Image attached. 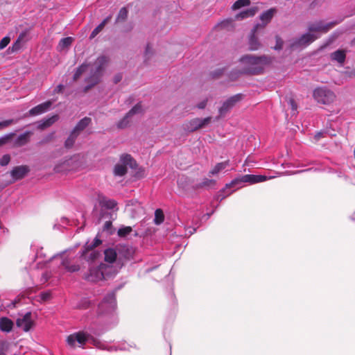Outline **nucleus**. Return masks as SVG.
Here are the masks:
<instances>
[{"instance_id":"1","label":"nucleus","mask_w":355,"mask_h":355,"mask_svg":"<svg viewBox=\"0 0 355 355\" xmlns=\"http://www.w3.org/2000/svg\"><path fill=\"white\" fill-rule=\"evenodd\" d=\"M107 62V58L102 55L98 57L93 64L83 63L76 69L73 80H76L83 73L88 71L89 75L85 79L88 85L84 88V92H87L100 82Z\"/></svg>"},{"instance_id":"2","label":"nucleus","mask_w":355,"mask_h":355,"mask_svg":"<svg viewBox=\"0 0 355 355\" xmlns=\"http://www.w3.org/2000/svg\"><path fill=\"white\" fill-rule=\"evenodd\" d=\"M273 61L274 57L267 55H244L239 60L241 73L254 75L262 73L266 69L270 67Z\"/></svg>"},{"instance_id":"3","label":"nucleus","mask_w":355,"mask_h":355,"mask_svg":"<svg viewBox=\"0 0 355 355\" xmlns=\"http://www.w3.org/2000/svg\"><path fill=\"white\" fill-rule=\"evenodd\" d=\"M338 24L337 21H331L324 24L320 21L311 24L309 26V33L302 35L296 42L291 44V47L306 46L320 37V33L328 32Z\"/></svg>"},{"instance_id":"4","label":"nucleus","mask_w":355,"mask_h":355,"mask_svg":"<svg viewBox=\"0 0 355 355\" xmlns=\"http://www.w3.org/2000/svg\"><path fill=\"white\" fill-rule=\"evenodd\" d=\"M66 341L67 345L71 348H76L77 347H83L87 343H89L101 349H105L110 352L117 349L115 346H108L107 344L94 338L92 336L83 331L70 334L67 336Z\"/></svg>"},{"instance_id":"5","label":"nucleus","mask_w":355,"mask_h":355,"mask_svg":"<svg viewBox=\"0 0 355 355\" xmlns=\"http://www.w3.org/2000/svg\"><path fill=\"white\" fill-rule=\"evenodd\" d=\"M114 270L112 266L101 263L97 266H90L85 279L89 282H97L110 277L114 273Z\"/></svg>"},{"instance_id":"6","label":"nucleus","mask_w":355,"mask_h":355,"mask_svg":"<svg viewBox=\"0 0 355 355\" xmlns=\"http://www.w3.org/2000/svg\"><path fill=\"white\" fill-rule=\"evenodd\" d=\"M101 243V241L96 237L92 243L87 242L84 246V250L80 252V257L89 262H93L97 260L101 253L96 248Z\"/></svg>"},{"instance_id":"7","label":"nucleus","mask_w":355,"mask_h":355,"mask_svg":"<svg viewBox=\"0 0 355 355\" xmlns=\"http://www.w3.org/2000/svg\"><path fill=\"white\" fill-rule=\"evenodd\" d=\"M313 96L318 103L324 105H329L336 98L335 94L327 87H318L313 91Z\"/></svg>"},{"instance_id":"8","label":"nucleus","mask_w":355,"mask_h":355,"mask_svg":"<svg viewBox=\"0 0 355 355\" xmlns=\"http://www.w3.org/2000/svg\"><path fill=\"white\" fill-rule=\"evenodd\" d=\"M143 113L144 109L141 104L137 103L117 123V128L119 129L127 128L134 118L141 115Z\"/></svg>"},{"instance_id":"9","label":"nucleus","mask_w":355,"mask_h":355,"mask_svg":"<svg viewBox=\"0 0 355 355\" xmlns=\"http://www.w3.org/2000/svg\"><path fill=\"white\" fill-rule=\"evenodd\" d=\"M271 176L266 175H245L240 179H236L233 180L230 184H227V187H232L239 183L249 182L250 184H255L258 182H262L272 178Z\"/></svg>"},{"instance_id":"10","label":"nucleus","mask_w":355,"mask_h":355,"mask_svg":"<svg viewBox=\"0 0 355 355\" xmlns=\"http://www.w3.org/2000/svg\"><path fill=\"white\" fill-rule=\"evenodd\" d=\"M211 117L208 116L204 119L195 118L185 123L184 129L188 132H194L207 126L211 121Z\"/></svg>"},{"instance_id":"11","label":"nucleus","mask_w":355,"mask_h":355,"mask_svg":"<svg viewBox=\"0 0 355 355\" xmlns=\"http://www.w3.org/2000/svg\"><path fill=\"white\" fill-rule=\"evenodd\" d=\"M116 308V300L114 293H110L105 297L103 301L99 304L98 310L101 314L105 312L112 313Z\"/></svg>"},{"instance_id":"12","label":"nucleus","mask_w":355,"mask_h":355,"mask_svg":"<svg viewBox=\"0 0 355 355\" xmlns=\"http://www.w3.org/2000/svg\"><path fill=\"white\" fill-rule=\"evenodd\" d=\"M17 326L22 329L24 331H28L34 325V321L32 319L31 312H27L19 317L16 321Z\"/></svg>"},{"instance_id":"13","label":"nucleus","mask_w":355,"mask_h":355,"mask_svg":"<svg viewBox=\"0 0 355 355\" xmlns=\"http://www.w3.org/2000/svg\"><path fill=\"white\" fill-rule=\"evenodd\" d=\"M241 98V95H235L226 100L223 105L219 109V114L220 116H224L227 112H229L235 105V103L239 101Z\"/></svg>"},{"instance_id":"14","label":"nucleus","mask_w":355,"mask_h":355,"mask_svg":"<svg viewBox=\"0 0 355 355\" xmlns=\"http://www.w3.org/2000/svg\"><path fill=\"white\" fill-rule=\"evenodd\" d=\"M51 104L52 103L51 101H46L43 103H41L31 109L28 112V114L31 116H36L43 114L49 110V109L51 106Z\"/></svg>"},{"instance_id":"15","label":"nucleus","mask_w":355,"mask_h":355,"mask_svg":"<svg viewBox=\"0 0 355 355\" xmlns=\"http://www.w3.org/2000/svg\"><path fill=\"white\" fill-rule=\"evenodd\" d=\"M260 24H257L252 31V35L249 39V49L251 51H257L260 46L261 44L259 43L258 39L254 35L255 33L257 31L259 27H260Z\"/></svg>"},{"instance_id":"16","label":"nucleus","mask_w":355,"mask_h":355,"mask_svg":"<svg viewBox=\"0 0 355 355\" xmlns=\"http://www.w3.org/2000/svg\"><path fill=\"white\" fill-rule=\"evenodd\" d=\"M29 171L27 166H19L15 167L11 171V175L15 180L23 178Z\"/></svg>"},{"instance_id":"17","label":"nucleus","mask_w":355,"mask_h":355,"mask_svg":"<svg viewBox=\"0 0 355 355\" xmlns=\"http://www.w3.org/2000/svg\"><path fill=\"white\" fill-rule=\"evenodd\" d=\"M31 135L32 132L30 131H26L23 134L19 135L14 141V146L21 147L27 144L30 141V137Z\"/></svg>"},{"instance_id":"18","label":"nucleus","mask_w":355,"mask_h":355,"mask_svg":"<svg viewBox=\"0 0 355 355\" xmlns=\"http://www.w3.org/2000/svg\"><path fill=\"white\" fill-rule=\"evenodd\" d=\"M55 260H58L62 266L69 272H76L80 269V266L78 265H70V261L68 259L63 258L61 256H58L54 257Z\"/></svg>"},{"instance_id":"19","label":"nucleus","mask_w":355,"mask_h":355,"mask_svg":"<svg viewBox=\"0 0 355 355\" xmlns=\"http://www.w3.org/2000/svg\"><path fill=\"white\" fill-rule=\"evenodd\" d=\"M14 327V322L9 318L3 317L0 318V331L3 333H10Z\"/></svg>"},{"instance_id":"20","label":"nucleus","mask_w":355,"mask_h":355,"mask_svg":"<svg viewBox=\"0 0 355 355\" xmlns=\"http://www.w3.org/2000/svg\"><path fill=\"white\" fill-rule=\"evenodd\" d=\"M330 58L331 60L343 64L346 58V51L343 49H338L330 54Z\"/></svg>"},{"instance_id":"21","label":"nucleus","mask_w":355,"mask_h":355,"mask_svg":"<svg viewBox=\"0 0 355 355\" xmlns=\"http://www.w3.org/2000/svg\"><path fill=\"white\" fill-rule=\"evenodd\" d=\"M99 204L102 207H105L107 209H114L117 205L114 200L107 198L105 196L100 197Z\"/></svg>"},{"instance_id":"22","label":"nucleus","mask_w":355,"mask_h":355,"mask_svg":"<svg viewBox=\"0 0 355 355\" xmlns=\"http://www.w3.org/2000/svg\"><path fill=\"white\" fill-rule=\"evenodd\" d=\"M276 12L275 8H270L264 12H263L260 16V19L263 22L262 27H264L266 24H268L272 18L273 17L274 15Z\"/></svg>"},{"instance_id":"23","label":"nucleus","mask_w":355,"mask_h":355,"mask_svg":"<svg viewBox=\"0 0 355 355\" xmlns=\"http://www.w3.org/2000/svg\"><path fill=\"white\" fill-rule=\"evenodd\" d=\"M257 10V8L252 7L241 12L240 13L237 14L235 17L236 19H243L247 17H253Z\"/></svg>"},{"instance_id":"24","label":"nucleus","mask_w":355,"mask_h":355,"mask_svg":"<svg viewBox=\"0 0 355 355\" xmlns=\"http://www.w3.org/2000/svg\"><path fill=\"white\" fill-rule=\"evenodd\" d=\"M105 261L108 263H114L117 257V253L116 250L113 248H108L105 250Z\"/></svg>"},{"instance_id":"25","label":"nucleus","mask_w":355,"mask_h":355,"mask_svg":"<svg viewBox=\"0 0 355 355\" xmlns=\"http://www.w3.org/2000/svg\"><path fill=\"white\" fill-rule=\"evenodd\" d=\"M90 123L91 119L88 117H85L78 123V124L76 125L73 131L79 135L80 132L82 130H83L86 127H87Z\"/></svg>"},{"instance_id":"26","label":"nucleus","mask_w":355,"mask_h":355,"mask_svg":"<svg viewBox=\"0 0 355 355\" xmlns=\"http://www.w3.org/2000/svg\"><path fill=\"white\" fill-rule=\"evenodd\" d=\"M122 164H124L125 166H130V168H134L135 166V162L131 155L128 154H123L120 157V162Z\"/></svg>"},{"instance_id":"27","label":"nucleus","mask_w":355,"mask_h":355,"mask_svg":"<svg viewBox=\"0 0 355 355\" xmlns=\"http://www.w3.org/2000/svg\"><path fill=\"white\" fill-rule=\"evenodd\" d=\"M58 116L55 115L44 121H42L39 123L38 128L43 130L46 128H48L54 123L58 120Z\"/></svg>"},{"instance_id":"28","label":"nucleus","mask_w":355,"mask_h":355,"mask_svg":"<svg viewBox=\"0 0 355 355\" xmlns=\"http://www.w3.org/2000/svg\"><path fill=\"white\" fill-rule=\"evenodd\" d=\"M127 173V166L121 163H118L114 168V174L116 176H123Z\"/></svg>"},{"instance_id":"29","label":"nucleus","mask_w":355,"mask_h":355,"mask_svg":"<svg viewBox=\"0 0 355 355\" xmlns=\"http://www.w3.org/2000/svg\"><path fill=\"white\" fill-rule=\"evenodd\" d=\"M111 17H106L96 28H95L91 33L90 37H96L104 28L105 24L110 21Z\"/></svg>"},{"instance_id":"30","label":"nucleus","mask_w":355,"mask_h":355,"mask_svg":"<svg viewBox=\"0 0 355 355\" xmlns=\"http://www.w3.org/2000/svg\"><path fill=\"white\" fill-rule=\"evenodd\" d=\"M72 42L73 38L71 37L62 38L60 41L58 48L60 51H62L65 48H68L71 44Z\"/></svg>"},{"instance_id":"31","label":"nucleus","mask_w":355,"mask_h":355,"mask_svg":"<svg viewBox=\"0 0 355 355\" xmlns=\"http://www.w3.org/2000/svg\"><path fill=\"white\" fill-rule=\"evenodd\" d=\"M216 183L215 180H209L207 178H204L203 180L199 183L196 184V185L193 186L194 189H199L202 187H209L214 185Z\"/></svg>"},{"instance_id":"32","label":"nucleus","mask_w":355,"mask_h":355,"mask_svg":"<svg viewBox=\"0 0 355 355\" xmlns=\"http://www.w3.org/2000/svg\"><path fill=\"white\" fill-rule=\"evenodd\" d=\"M250 4V0H237L232 5V8L234 10L241 9L243 7L248 6Z\"/></svg>"},{"instance_id":"33","label":"nucleus","mask_w":355,"mask_h":355,"mask_svg":"<svg viewBox=\"0 0 355 355\" xmlns=\"http://www.w3.org/2000/svg\"><path fill=\"white\" fill-rule=\"evenodd\" d=\"M232 27V19H225L220 23H218L216 28L218 30H223V29H229L230 28Z\"/></svg>"},{"instance_id":"34","label":"nucleus","mask_w":355,"mask_h":355,"mask_svg":"<svg viewBox=\"0 0 355 355\" xmlns=\"http://www.w3.org/2000/svg\"><path fill=\"white\" fill-rule=\"evenodd\" d=\"M78 135V134L72 130L69 137L65 141V147L68 148L72 147Z\"/></svg>"},{"instance_id":"35","label":"nucleus","mask_w":355,"mask_h":355,"mask_svg":"<svg viewBox=\"0 0 355 355\" xmlns=\"http://www.w3.org/2000/svg\"><path fill=\"white\" fill-rule=\"evenodd\" d=\"M227 166V162H220L217 164L214 168L209 172V174L211 175H216L223 169L226 168Z\"/></svg>"},{"instance_id":"36","label":"nucleus","mask_w":355,"mask_h":355,"mask_svg":"<svg viewBox=\"0 0 355 355\" xmlns=\"http://www.w3.org/2000/svg\"><path fill=\"white\" fill-rule=\"evenodd\" d=\"M164 220V216L163 211L158 209L155 212V223L157 225L161 224Z\"/></svg>"},{"instance_id":"37","label":"nucleus","mask_w":355,"mask_h":355,"mask_svg":"<svg viewBox=\"0 0 355 355\" xmlns=\"http://www.w3.org/2000/svg\"><path fill=\"white\" fill-rule=\"evenodd\" d=\"M132 231V229L130 226H123L120 227L118 230V235L120 237H125L127 235L130 234Z\"/></svg>"},{"instance_id":"38","label":"nucleus","mask_w":355,"mask_h":355,"mask_svg":"<svg viewBox=\"0 0 355 355\" xmlns=\"http://www.w3.org/2000/svg\"><path fill=\"white\" fill-rule=\"evenodd\" d=\"M25 36V34L24 33H21L19 35V36L18 37L17 40H16V42L12 44V47L10 48L11 49V51L12 52L14 51H18L19 49H20L21 45V42L23 40L24 37Z\"/></svg>"},{"instance_id":"39","label":"nucleus","mask_w":355,"mask_h":355,"mask_svg":"<svg viewBox=\"0 0 355 355\" xmlns=\"http://www.w3.org/2000/svg\"><path fill=\"white\" fill-rule=\"evenodd\" d=\"M128 17V10L125 8H122L118 14L117 21H123Z\"/></svg>"},{"instance_id":"40","label":"nucleus","mask_w":355,"mask_h":355,"mask_svg":"<svg viewBox=\"0 0 355 355\" xmlns=\"http://www.w3.org/2000/svg\"><path fill=\"white\" fill-rule=\"evenodd\" d=\"M9 343L4 340H0V355H3L8 349Z\"/></svg>"},{"instance_id":"41","label":"nucleus","mask_w":355,"mask_h":355,"mask_svg":"<svg viewBox=\"0 0 355 355\" xmlns=\"http://www.w3.org/2000/svg\"><path fill=\"white\" fill-rule=\"evenodd\" d=\"M15 135V133H10L0 138V146L6 144Z\"/></svg>"},{"instance_id":"42","label":"nucleus","mask_w":355,"mask_h":355,"mask_svg":"<svg viewBox=\"0 0 355 355\" xmlns=\"http://www.w3.org/2000/svg\"><path fill=\"white\" fill-rule=\"evenodd\" d=\"M72 162V159H69L68 160H66L64 162L63 164L64 166H66V167H64V168H60V166L58 165L55 166V171L56 172H61L62 171H64V170H69V168H68V166H69V164Z\"/></svg>"},{"instance_id":"43","label":"nucleus","mask_w":355,"mask_h":355,"mask_svg":"<svg viewBox=\"0 0 355 355\" xmlns=\"http://www.w3.org/2000/svg\"><path fill=\"white\" fill-rule=\"evenodd\" d=\"M10 161V156L8 154L4 155L0 159V165L1 166H6L9 164Z\"/></svg>"},{"instance_id":"44","label":"nucleus","mask_w":355,"mask_h":355,"mask_svg":"<svg viewBox=\"0 0 355 355\" xmlns=\"http://www.w3.org/2000/svg\"><path fill=\"white\" fill-rule=\"evenodd\" d=\"M10 38L8 36L4 37L0 41V50L3 49L10 43Z\"/></svg>"},{"instance_id":"45","label":"nucleus","mask_w":355,"mask_h":355,"mask_svg":"<svg viewBox=\"0 0 355 355\" xmlns=\"http://www.w3.org/2000/svg\"><path fill=\"white\" fill-rule=\"evenodd\" d=\"M51 294L50 292L42 293L40 295L41 301L45 302L51 298Z\"/></svg>"},{"instance_id":"46","label":"nucleus","mask_w":355,"mask_h":355,"mask_svg":"<svg viewBox=\"0 0 355 355\" xmlns=\"http://www.w3.org/2000/svg\"><path fill=\"white\" fill-rule=\"evenodd\" d=\"M282 46H283V41L282 40L277 36L276 37V45L274 47L275 50H280L282 49Z\"/></svg>"},{"instance_id":"47","label":"nucleus","mask_w":355,"mask_h":355,"mask_svg":"<svg viewBox=\"0 0 355 355\" xmlns=\"http://www.w3.org/2000/svg\"><path fill=\"white\" fill-rule=\"evenodd\" d=\"M13 123L12 119L6 120L4 121L0 122V128H3L7 127Z\"/></svg>"},{"instance_id":"48","label":"nucleus","mask_w":355,"mask_h":355,"mask_svg":"<svg viewBox=\"0 0 355 355\" xmlns=\"http://www.w3.org/2000/svg\"><path fill=\"white\" fill-rule=\"evenodd\" d=\"M289 105L292 109V111H293L294 112H295L297 111V104L295 102V101L293 99H290L289 100ZM293 114H295V113H293Z\"/></svg>"},{"instance_id":"49","label":"nucleus","mask_w":355,"mask_h":355,"mask_svg":"<svg viewBox=\"0 0 355 355\" xmlns=\"http://www.w3.org/2000/svg\"><path fill=\"white\" fill-rule=\"evenodd\" d=\"M207 98L202 100L201 102L198 103L197 107L198 109H204L207 105Z\"/></svg>"},{"instance_id":"50","label":"nucleus","mask_w":355,"mask_h":355,"mask_svg":"<svg viewBox=\"0 0 355 355\" xmlns=\"http://www.w3.org/2000/svg\"><path fill=\"white\" fill-rule=\"evenodd\" d=\"M64 86L62 85H58L54 89V93H60L62 92Z\"/></svg>"},{"instance_id":"51","label":"nucleus","mask_w":355,"mask_h":355,"mask_svg":"<svg viewBox=\"0 0 355 355\" xmlns=\"http://www.w3.org/2000/svg\"><path fill=\"white\" fill-rule=\"evenodd\" d=\"M151 52H152L151 48L149 45H148L146 46V51H145L146 56H147L149 53H151Z\"/></svg>"},{"instance_id":"52","label":"nucleus","mask_w":355,"mask_h":355,"mask_svg":"<svg viewBox=\"0 0 355 355\" xmlns=\"http://www.w3.org/2000/svg\"><path fill=\"white\" fill-rule=\"evenodd\" d=\"M88 304L89 302L87 301V300H85V303L83 305H78V308H82V309H85V308H87L88 306Z\"/></svg>"},{"instance_id":"53","label":"nucleus","mask_w":355,"mask_h":355,"mask_svg":"<svg viewBox=\"0 0 355 355\" xmlns=\"http://www.w3.org/2000/svg\"><path fill=\"white\" fill-rule=\"evenodd\" d=\"M110 225H111V223L110 222H106L105 224V228H108Z\"/></svg>"},{"instance_id":"54","label":"nucleus","mask_w":355,"mask_h":355,"mask_svg":"<svg viewBox=\"0 0 355 355\" xmlns=\"http://www.w3.org/2000/svg\"><path fill=\"white\" fill-rule=\"evenodd\" d=\"M182 178L179 179L178 181V184L179 186L182 185Z\"/></svg>"},{"instance_id":"55","label":"nucleus","mask_w":355,"mask_h":355,"mask_svg":"<svg viewBox=\"0 0 355 355\" xmlns=\"http://www.w3.org/2000/svg\"><path fill=\"white\" fill-rule=\"evenodd\" d=\"M119 80H120V78H116V79L115 82H116V83H117V82H118V81H119Z\"/></svg>"},{"instance_id":"56","label":"nucleus","mask_w":355,"mask_h":355,"mask_svg":"<svg viewBox=\"0 0 355 355\" xmlns=\"http://www.w3.org/2000/svg\"><path fill=\"white\" fill-rule=\"evenodd\" d=\"M120 349H126V347H120Z\"/></svg>"}]
</instances>
